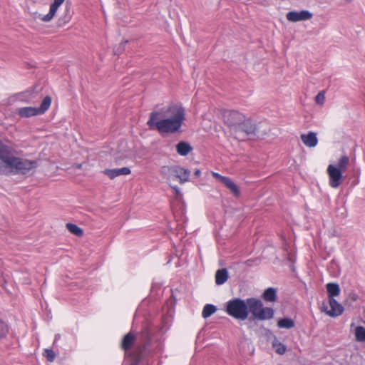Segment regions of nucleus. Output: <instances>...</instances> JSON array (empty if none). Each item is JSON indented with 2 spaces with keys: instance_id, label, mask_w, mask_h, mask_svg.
I'll return each instance as SVG.
<instances>
[{
  "instance_id": "f257e3e1",
  "label": "nucleus",
  "mask_w": 365,
  "mask_h": 365,
  "mask_svg": "<svg viewBox=\"0 0 365 365\" xmlns=\"http://www.w3.org/2000/svg\"><path fill=\"white\" fill-rule=\"evenodd\" d=\"M185 120V109L180 105L172 104L151 112L147 124L150 130H157L160 133L173 134L180 131Z\"/></svg>"
},
{
  "instance_id": "f03ea898",
  "label": "nucleus",
  "mask_w": 365,
  "mask_h": 365,
  "mask_svg": "<svg viewBox=\"0 0 365 365\" xmlns=\"http://www.w3.org/2000/svg\"><path fill=\"white\" fill-rule=\"evenodd\" d=\"M9 166V173L26 174L37 167L36 160H29L14 156L9 146L4 154L0 158Z\"/></svg>"
},
{
  "instance_id": "7ed1b4c3",
  "label": "nucleus",
  "mask_w": 365,
  "mask_h": 365,
  "mask_svg": "<svg viewBox=\"0 0 365 365\" xmlns=\"http://www.w3.org/2000/svg\"><path fill=\"white\" fill-rule=\"evenodd\" d=\"M225 311L230 316L242 321L247 319L249 315L247 300L240 298L228 301L226 303Z\"/></svg>"
},
{
  "instance_id": "20e7f679",
  "label": "nucleus",
  "mask_w": 365,
  "mask_h": 365,
  "mask_svg": "<svg viewBox=\"0 0 365 365\" xmlns=\"http://www.w3.org/2000/svg\"><path fill=\"white\" fill-rule=\"evenodd\" d=\"M248 310L253 317L258 320L270 319L274 317V310L270 307H264L262 302L255 298L247 299Z\"/></svg>"
},
{
  "instance_id": "39448f33",
  "label": "nucleus",
  "mask_w": 365,
  "mask_h": 365,
  "mask_svg": "<svg viewBox=\"0 0 365 365\" xmlns=\"http://www.w3.org/2000/svg\"><path fill=\"white\" fill-rule=\"evenodd\" d=\"M239 125L232 133L234 137L239 140H244L247 135L253 134L256 130L255 125L245 116L243 123Z\"/></svg>"
},
{
  "instance_id": "423d86ee",
  "label": "nucleus",
  "mask_w": 365,
  "mask_h": 365,
  "mask_svg": "<svg viewBox=\"0 0 365 365\" xmlns=\"http://www.w3.org/2000/svg\"><path fill=\"white\" fill-rule=\"evenodd\" d=\"M244 120L245 115L236 110H228L224 113V121L230 127L232 134Z\"/></svg>"
},
{
  "instance_id": "0eeeda50",
  "label": "nucleus",
  "mask_w": 365,
  "mask_h": 365,
  "mask_svg": "<svg viewBox=\"0 0 365 365\" xmlns=\"http://www.w3.org/2000/svg\"><path fill=\"white\" fill-rule=\"evenodd\" d=\"M329 176V183L332 188L339 187L343 182L342 171L339 170L335 165L330 164L327 170Z\"/></svg>"
},
{
  "instance_id": "6e6552de",
  "label": "nucleus",
  "mask_w": 365,
  "mask_h": 365,
  "mask_svg": "<svg viewBox=\"0 0 365 365\" xmlns=\"http://www.w3.org/2000/svg\"><path fill=\"white\" fill-rule=\"evenodd\" d=\"M312 17V14L307 10H302L300 11H289L286 14V18L289 21L297 22L302 21H307Z\"/></svg>"
},
{
  "instance_id": "1a4fd4ad",
  "label": "nucleus",
  "mask_w": 365,
  "mask_h": 365,
  "mask_svg": "<svg viewBox=\"0 0 365 365\" xmlns=\"http://www.w3.org/2000/svg\"><path fill=\"white\" fill-rule=\"evenodd\" d=\"M330 309L328 310L327 307H323L322 310L329 316L335 317L341 315L344 312V307L334 298L330 297L329 299Z\"/></svg>"
},
{
  "instance_id": "9d476101",
  "label": "nucleus",
  "mask_w": 365,
  "mask_h": 365,
  "mask_svg": "<svg viewBox=\"0 0 365 365\" xmlns=\"http://www.w3.org/2000/svg\"><path fill=\"white\" fill-rule=\"evenodd\" d=\"M180 170V166H163L160 168V174L168 180H174L177 179L178 172Z\"/></svg>"
},
{
  "instance_id": "9b49d317",
  "label": "nucleus",
  "mask_w": 365,
  "mask_h": 365,
  "mask_svg": "<svg viewBox=\"0 0 365 365\" xmlns=\"http://www.w3.org/2000/svg\"><path fill=\"white\" fill-rule=\"evenodd\" d=\"M65 0H54L51 4L48 13L46 15H39V19L44 22L51 21L58 9V7L64 2Z\"/></svg>"
},
{
  "instance_id": "f8f14e48",
  "label": "nucleus",
  "mask_w": 365,
  "mask_h": 365,
  "mask_svg": "<svg viewBox=\"0 0 365 365\" xmlns=\"http://www.w3.org/2000/svg\"><path fill=\"white\" fill-rule=\"evenodd\" d=\"M131 171L129 168L123 167L121 168L106 169L103 173L113 180L120 175H127L130 174Z\"/></svg>"
},
{
  "instance_id": "ddd939ff",
  "label": "nucleus",
  "mask_w": 365,
  "mask_h": 365,
  "mask_svg": "<svg viewBox=\"0 0 365 365\" xmlns=\"http://www.w3.org/2000/svg\"><path fill=\"white\" fill-rule=\"evenodd\" d=\"M301 140L303 143L309 148H314L318 143L317 133L314 132H309L307 134H302Z\"/></svg>"
},
{
  "instance_id": "4468645a",
  "label": "nucleus",
  "mask_w": 365,
  "mask_h": 365,
  "mask_svg": "<svg viewBox=\"0 0 365 365\" xmlns=\"http://www.w3.org/2000/svg\"><path fill=\"white\" fill-rule=\"evenodd\" d=\"M17 113L21 118H30L38 115L37 108L36 107H23L17 109Z\"/></svg>"
},
{
  "instance_id": "2eb2a0df",
  "label": "nucleus",
  "mask_w": 365,
  "mask_h": 365,
  "mask_svg": "<svg viewBox=\"0 0 365 365\" xmlns=\"http://www.w3.org/2000/svg\"><path fill=\"white\" fill-rule=\"evenodd\" d=\"M176 151L181 156H186L192 150L190 144L185 141H180L176 145Z\"/></svg>"
},
{
  "instance_id": "dca6fc26",
  "label": "nucleus",
  "mask_w": 365,
  "mask_h": 365,
  "mask_svg": "<svg viewBox=\"0 0 365 365\" xmlns=\"http://www.w3.org/2000/svg\"><path fill=\"white\" fill-rule=\"evenodd\" d=\"M228 279V272L226 269H218L215 274V283L217 285L223 284Z\"/></svg>"
},
{
  "instance_id": "f3484780",
  "label": "nucleus",
  "mask_w": 365,
  "mask_h": 365,
  "mask_svg": "<svg viewBox=\"0 0 365 365\" xmlns=\"http://www.w3.org/2000/svg\"><path fill=\"white\" fill-rule=\"evenodd\" d=\"M327 290L329 295V299L330 297L334 298L340 294V288L336 283H328L326 285Z\"/></svg>"
},
{
  "instance_id": "a211bd4d",
  "label": "nucleus",
  "mask_w": 365,
  "mask_h": 365,
  "mask_svg": "<svg viewBox=\"0 0 365 365\" xmlns=\"http://www.w3.org/2000/svg\"><path fill=\"white\" fill-rule=\"evenodd\" d=\"M135 336L132 333L127 334L123 339L121 346L126 352L134 342Z\"/></svg>"
},
{
  "instance_id": "6ab92c4d",
  "label": "nucleus",
  "mask_w": 365,
  "mask_h": 365,
  "mask_svg": "<svg viewBox=\"0 0 365 365\" xmlns=\"http://www.w3.org/2000/svg\"><path fill=\"white\" fill-rule=\"evenodd\" d=\"M235 195L237 196L240 191L235 183L228 177H225L222 182Z\"/></svg>"
},
{
  "instance_id": "aec40b11",
  "label": "nucleus",
  "mask_w": 365,
  "mask_h": 365,
  "mask_svg": "<svg viewBox=\"0 0 365 365\" xmlns=\"http://www.w3.org/2000/svg\"><path fill=\"white\" fill-rule=\"evenodd\" d=\"M262 297H263L264 300H265L267 302H274L276 300V297H277L276 289L272 287H269V288L265 289L263 293Z\"/></svg>"
},
{
  "instance_id": "412c9836",
  "label": "nucleus",
  "mask_w": 365,
  "mask_h": 365,
  "mask_svg": "<svg viewBox=\"0 0 365 365\" xmlns=\"http://www.w3.org/2000/svg\"><path fill=\"white\" fill-rule=\"evenodd\" d=\"M180 170L178 172L177 179H179L180 182L182 184L188 181L190 172L189 170L181 167H180Z\"/></svg>"
},
{
  "instance_id": "4be33fe9",
  "label": "nucleus",
  "mask_w": 365,
  "mask_h": 365,
  "mask_svg": "<svg viewBox=\"0 0 365 365\" xmlns=\"http://www.w3.org/2000/svg\"><path fill=\"white\" fill-rule=\"evenodd\" d=\"M277 326L282 329H291L294 327V322L289 318H283L278 321Z\"/></svg>"
},
{
  "instance_id": "5701e85b",
  "label": "nucleus",
  "mask_w": 365,
  "mask_h": 365,
  "mask_svg": "<svg viewBox=\"0 0 365 365\" xmlns=\"http://www.w3.org/2000/svg\"><path fill=\"white\" fill-rule=\"evenodd\" d=\"M51 103V98L49 96H46L41 104L39 108H37L39 115L44 113L50 107Z\"/></svg>"
},
{
  "instance_id": "b1692460",
  "label": "nucleus",
  "mask_w": 365,
  "mask_h": 365,
  "mask_svg": "<svg viewBox=\"0 0 365 365\" xmlns=\"http://www.w3.org/2000/svg\"><path fill=\"white\" fill-rule=\"evenodd\" d=\"M349 158L346 155L341 156L337 163V165H335L336 168H338L341 171L344 172L349 165Z\"/></svg>"
},
{
  "instance_id": "393cba45",
  "label": "nucleus",
  "mask_w": 365,
  "mask_h": 365,
  "mask_svg": "<svg viewBox=\"0 0 365 365\" xmlns=\"http://www.w3.org/2000/svg\"><path fill=\"white\" fill-rule=\"evenodd\" d=\"M216 310L217 309L215 306L207 304L202 309V316L205 319L208 318L212 314H213L216 312Z\"/></svg>"
},
{
  "instance_id": "a878e982",
  "label": "nucleus",
  "mask_w": 365,
  "mask_h": 365,
  "mask_svg": "<svg viewBox=\"0 0 365 365\" xmlns=\"http://www.w3.org/2000/svg\"><path fill=\"white\" fill-rule=\"evenodd\" d=\"M356 340L361 342L365 341V328L359 326L355 329Z\"/></svg>"
},
{
  "instance_id": "bb28decb",
  "label": "nucleus",
  "mask_w": 365,
  "mask_h": 365,
  "mask_svg": "<svg viewBox=\"0 0 365 365\" xmlns=\"http://www.w3.org/2000/svg\"><path fill=\"white\" fill-rule=\"evenodd\" d=\"M66 227L70 232L76 236H81L83 233L82 229L74 224L67 223Z\"/></svg>"
},
{
  "instance_id": "cd10ccee",
  "label": "nucleus",
  "mask_w": 365,
  "mask_h": 365,
  "mask_svg": "<svg viewBox=\"0 0 365 365\" xmlns=\"http://www.w3.org/2000/svg\"><path fill=\"white\" fill-rule=\"evenodd\" d=\"M272 346L274 348L275 351L279 354H283L286 351V346L280 343L277 339L272 341Z\"/></svg>"
},
{
  "instance_id": "c85d7f7f",
  "label": "nucleus",
  "mask_w": 365,
  "mask_h": 365,
  "mask_svg": "<svg viewBox=\"0 0 365 365\" xmlns=\"http://www.w3.org/2000/svg\"><path fill=\"white\" fill-rule=\"evenodd\" d=\"M142 357V348L140 347L136 353L133 354V361L130 365H138V363Z\"/></svg>"
},
{
  "instance_id": "c756f323",
  "label": "nucleus",
  "mask_w": 365,
  "mask_h": 365,
  "mask_svg": "<svg viewBox=\"0 0 365 365\" xmlns=\"http://www.w3.org/2000/svg\"><path fill=\"white\" fill-rule=\"evenodd\" d=\"M9 332V327L7 324L0 320V339H2L6 336Z\"/></svg>"
},
{
  "instance_id": "7c9ffc66",
  "label": "nucleus",
  "mask_w": 365,
  "mask_h": 365,
  "mask_svg": "<svg viewBox=\"0 0 365 365\" xmlns=\"http://www.w3.org/2000/svg\"><path fill=\"white\" fill-rule=\"evenodd\" d=\"M315 101L319 105H323L325 101V94L324 91H320L315 97Z\"/></svg>"
},
{
  "instance_id": "2f4dec72",
  "label": "nucleus",
  "mask_w": 365,
  "mask_h": 365,
  "mask_svg": "<svg viewBox=\"0 0 365 365\" xmlns=\"http://www.w3.org/2000/svg\"><path fill=\"white\" fill-rule=\"evenodd\" d=\"M8 173H9V166L3 160H0V175Z\"/></svg>"
},
{
  "instance_id": "473e14b6",
  "label": "nucleus",
  "mask_w": 365,
  "mask_h": 365,
  "mask_svg": "<svg viewBox=\"0 0 365 365\" xmlns=\"http://www.w3.org/2000/svg\"><path fill=\"white\" fill-rule=\"evenodd\" d=\"M44 356L47 359V360L50 362H52L55 359V354L52 350L46 349Z\"/></svg>"
},
{
  "instance_id": "72a5a7b5",
  "label": "nucleus",
  "mask_w": 365,
  "mask_h": 365,
  "mask_svg": "<svg viewBox=\"0 0 365 365\" xmlns=\"http://www.w3.org/2000/svg\"><path fill=\"white\" fill-rule=\"evenodd\" d=\"M9 147L0 140V158L6 152Z\"/></svg>"
},
{
  "instance_id": "f704fd0d",
  "label": "nucleus",
  "mask_w": 365,
  "mask_h": 365,
  "mask_svg": "<svg viewBox=\"0 0 365 365\" xmlns=\"http://www.w3.org/2000/svg\"><path fill=\"white\" fill-rule=\"evenodd\" d=\"M212 175L215 178H216L217 180H219L220 182H222L223 181V179H225V176H222L221 175H220L219 173H212Z\"/></svg>"
},
{
  "instance_id": "c9c22d12",
  "label": "nucleus",
  "mask_w": 365,
  "mask_h": 365,
  "mask_svg": "<svg viewBox=\"0 0 365 365\" xmlns=\"http://www.w3.org/2000/svg\"><path fill=\"white\" fill-rule=\"evenodd\" d=\"M201 174V171L199 170V169H197L195 173H194V175L196 176V177H199Z\"/></svg>"
},
{
  "instance_id": "e433bc0d",
  "label": "nucleus",
  "mask_w": 365,
  "mask_h": 365,
  "mask_svg": "<svg viewBox=\"0 0 365 365\" xmlns=\"http://www.w3.org/2000/svg\"><path fill=\"white\" fill-rule=\"evenodd\" d=\"M172 187L174 189V190L175 191V192L177 194H178L180 192V189L177 186H174V187Z\"/></svg>"
},
{
  "instance_id": "4c0bfd02",
  "label": "nucleus",
  "mask_w": 365,
  "mask_h": 365,
  "mask_svg": "<svg viewBox=\"0 0 365 365\" xmlns=\"http://www.w3.org/2000/svg\"><path fill=\"white\" fill-rule=\"evenodd\" d=\"M75 167H76V168H78V169H79V168H81L82 165H81V164H76V165H75Z\"/></svg>"
},
{
  "instance_id": "58836bf2",
  "label": "nucleus",
  "mask_w": 365,
  "mask_h": 365,
  "mask_svg": "<svg viewBox=\"0 0 365 365\" xmlns=\"http://www.w3.org/2000/svg\"><path fill=\"white\" fill-rule=\"evenodd\" d=\"M59 337H60V336H59L58 334L56 335V336H55V341H56L58 339H59Z\"/></svg>"
}]
</instances>
